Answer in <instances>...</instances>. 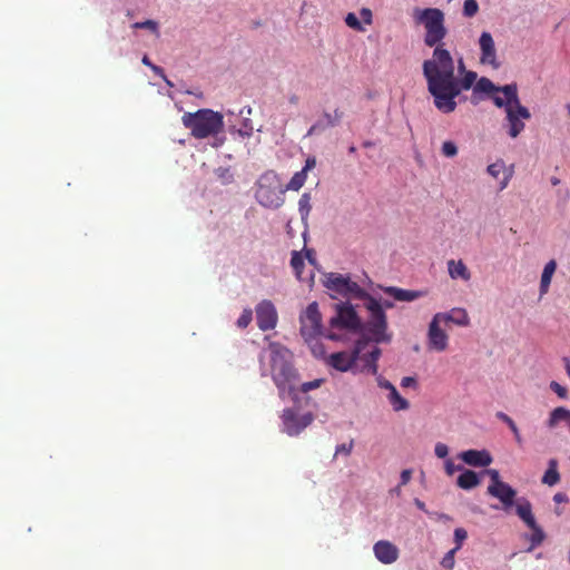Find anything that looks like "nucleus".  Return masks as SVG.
Here are the masks:
<instances>
[{"instance_id":"obj_26","label":"nucleus","mask_w":570,"mask_h":570,"mask_svg":"<svg viewBox=\"0 0 570 570\" xmlns=\"http://www.w3.org/2000/svg\"><path fill=\"white\" fill-rule=\"evenodd\" d=\"M449 276L452 279L469 282L471 273L462 259H450L446 263Z\"/></svg>"},{"instance_id":"obj_54","label":"nucleus","mask_w":570,"mask_h":570,"mask_svg":"<svg viewBox=\"0 0 570 570\" xmlns=\"http://www.w3.org/2000/svg\"><path fill=\"white\" fill-rule=\"evenodd\" d=\"M360 17L363 20L364 24H372V22H373V13H372L371 9L362 8L360 10Z\"/></svg>"},{"instance_id":"obj_6","label":"nucleus","mask_w":570,"mask_h":570,"mask_svg":"<svg viewBox=\"0 0 570 570\" xmlns=\"http://www.w3.org/2000/svg\"><path fill=\"white\" fill-rule=\"evenodd\" d=\"M284 194L281 179L273 170L262 174L255 184V199L265 208H279L284 204Z\"/></svg>"},{"instance_id":"obj_28","label":"nucleus","mask_w":570,"mask_h":570,"mask_svg":"<svg viewBox=\"0 0 570 570\" xmlns=\"http://www.w3.org/2000/svg\"><path fill=\"white\" fill-rule=\"evenodd\" d=\"M556 269H557V262L554 259L549 261L544 265L542 274H541V278H540V286H539L540 296H543L549 292L551 281H552L553 274L556 273Z\"/></svg>"},{"instance_id":"obj_52","label":"nucleus","mask_w":570,"mask_h":570,"mask_svg":"<svg viewBox=\"0 0 570 570\" xmlns=\"http://www.w3.org/2000/svg\"><path fill=\"white\" fill-rule=\"evenodd\" d=\"M434 453L440 459H445L449 454V448L442 442H438L434 446Z\"/></svg>"},{"instance_id":"obj_23","label":"nucleus","mask_w":570,"mask_h":570,"mask_svg":"<svg viewBox=\"0 0 570 570\" xmlns=\"http://www.w3.org/2000/svg\"><path fill=\"white\" fill-rule=\"evenodd\" d=\"M472 92V102L478 104L482 99V95L502 96L501 87L495 86L489 78L481 77L474 85Z\"/></svg>"},{"instance_id":"obj_25","label":"nucleus","mask_w":570,"mask_h":570,"mask_svg":"<svg viewBox=\"0 0 570 570\" xmlns=\"http://www.w3.org/2000/svg\"><path fill=\"white\" fill-rule=\"evenodd\" d=\"M382 291L397 302H413L424 295L421 291L404 289L395 286L382 287Z\"/></svg>"},{"instance_id":"obj_51","label":"nucleus","mask_w":570,"mask_h":570,"mask_svg":"<svg viewBox=\"0 0 570 570\" xmlns=\"http://www.w3.org/2000/svg\"><path fill=\"white\" fill-rule=\"evenodd\" d=\"M354 446L353 440H351L348 443H342L338 444L335 449V455L344 454L350 455Z\"/></svg>"},{"instance_id":"obj_64","label":"nucleus","mask_w":570,"mask_h":570,"mask_svg":"<svg viewBox=\"0 0 570 570\" xmlns=\"http://www.w3.org/2000/svg\"><path fill=\"white\" fill-rule=\"evenodd\" d=\"M414 504L417 507V509H420L421 511H424L426 513L428 510H426V507H425V503L423 501H421L420 499H414Z\"/></svg>"},{"instance_id":"obj_46","label":"nucleus","mask_w":570,"mask_h":570,"mask_svg":"<svg viewBox=\"0 0 570 570\" xmlns=\"http://www.w3.org/2000/svg\"><path fill=\"white\" fill-rule=\"evenodd\" d=\"M323 379H315L313 381L302 383L299 387L296 386V391L307 393L312 390L318 389L323 384Z\"/></svg>"},{"instance_id":"obj_4","label":"nucleus","mask_w":570,"mask_h":570,"mask_svg":"<svg viewBox=\"0 0 570 570\" xmlns=\"http://www.w3.org/2000/svg\"><path fill=\"white\" fill-rule=\"evenodd\" d=\"M183 125L190 130L193 137L205 139L223 134L224 115L213 109H199L195 112H185L181 117Z\"/></svg>"},{"instance_id":"obj_47","label":"nucleus","mask_w":570,"mask_h":570,"mask_svg":"<svg viewBox=\"0 0 570 570\" xmlns=\"http://www.w3.org/2000/svg\"><path fill=\"white\" fill-rule=\"evenodd\" d=\"M442 154L448 157V158H452V157H455L458 155V147L456 145L451 141V140H446L442 144Z\"/></svg>"},{"instance_id":"obj_62","label":"nucleus","mask_w":570,"mask_h":570,"mask_svg":"<svg viewBox=\"0 0 570 570\" xmlns=\"http://www.w3.org/2000/svg\"><path fill=\"white\" fill-rule=\"evenodd\" d=\"M237 115L239 117H248L252 115V108L249 106H245L242 109H239Z\"/></svg>"},{"instance_id":"obj_21","label":"nucleus","mask_w":570,"mask_h":570,"mask_svg":"<svg viewBox=\"0 0 570 570\" xmlns=\"http://www.w3.org/2000/svg\"><path fill=\"white\" fill-rule=\"evenodd\" d=\"M458 458L474 468H485L492 463V456L487 450H466L459 453Z\"/></svg>"},{"instance_id":"obj_39","label":"nucleus","mask_w":570,"mask_h":570,"mask_svg":"<svg viewBox=\"0 0 570 570\" xmlns=\"http://www.w3.org/2000/svg\"><path fill=\"white\" fill-rule=\"evenodd\" d=\"M344 21H345L347 27H350L351 29H353L355 31H358V32H364L365 31V28H364L363 23L360 21L358 17L355 13H353V12H348L345 16Z\"/></svg>"},{"instance_id":"obj_61","label":"nucleus","mask_w":570,"mask_h":570,"mask_svg":"<svg viewBox=\"0 0 570 570\" xmlns=\"http://www.w3.org/2000/svg\"><path fill=\"white\" fill-rule=\"evenodd\" d=\"M320 128H321V125H320V124H314V125H312V126H311V128L307 130L306 136H313V135H315V134H320V132H322V131L320 130Z\"/></svg>"},{"instance_id":"obj_15","label":"nucleus","mask_w":570,"mask_h":570,"mask_svg":"<svg viewBox=\"0 0 570 570\" xmlns=\"http://www.w3.org/2000/svg\"><path fill=\"white\" fill-rule=\"evenodd\" d=\"M255 312L259 330L269 331L276 327L278 316L276 307L272 301L263 299L256 305Z\"/></svg>"},{"instance_id":"obj_19","label":"nucleus","mask_w":570,"mask_h":570,"mask_svg":"<svg viewBox=\"0 0 570 570\" xmlns=\"http://www.w3.org/2000/svg\"><path fill=\"white\" fill-rule=\"evenodd\" d=\"M546 426L551 431L566 429L570 432V410L564 406L554 407L546 420Z\"/></svg>"},{"instance_id":"obj_2","label":"nucleus","mask_w":570,"mask_h":570,"mask_svg":"<svg viewBox=\"0 0 570 570\" xmlns=\"http://www.w3.org/2000/svg\"><path fill=\"white\" fill-rule=\"evenodd\" d=\"M422 68L433 104L441 112L446 95L454 90L452 85L455 76L454 60L449 50L436 46L431 59L425 60Z\"/></svg>"},{"instance_id":"obj_49","label":"nucleus","mask_w":570,"mask_h":570,"mask_svg":"<svg viewBox=\"0 0 570 570\" xmlns=\"http://www.w3.org/2000/svg\"><path fill=\"white\" fill-rule=\"evenodd\" d=\"M549 387L560 399H563V400L568 399V390H567V387L562 386L560 383L552 381V382H550Z\"/></svg>"},{"instance_id":"obj_50","label":"nucleus","mask_w":570,"mask_h":570,"mask_svg":"<svg viewBox=\"0 0 570 570\" xmlns=\"http://www.w3.org/2000/svg\"><path fill=\"white\" fill-rule=\"evenodd\" d=\"M484 473L490 478L489 487H497L498 484L503 482L500 478L499 471L495 469H488L484 471Z\"/></svg>"},{"instance_id":"obj_37","label":"nucleus","mask_w":570,"mask_h":570,"mask_svg":"<svg viewBox=\"0 0 570 570\" xmlns=\"http://www.w3.org/2000/svg\"><path fill=\"white\" fill-rule=\"evenodd\" d=\"M311 209V195L308 193H304L298 200V212L304 223L307 222Z\"/></svg>"},{"instance_id":"obj_20","label":"nucleus","mask_w":570,"mask_h":570,"mask_svg":"<svg viewBox=\"0 0 570 570\" xmlns=\"http://www.w3.org/2000/svg\"><path fill=\"white\" fill-rule=\"evenodd\" d=\"M487 173L495 179H499L502 175V178L499 180V187L500 190H503L508 187L513 176V166L508 167L503 159H498L487 167Z\"/></svg>"},{"instance_id":"obj_41","label":"nucleus","mask_w":570,"mask_h":570,"mask_svg":"<svg viewBox=\"0 0 570 570\" xmlns=\"http://www.w3.org/2000/svg\"><path fill=\"white\" fill-rule=\"evenodd\" d=\"M479 11V4L476 0H464L463 3V16L465 18H472L474 17Z\"/></svg>"},{"instance_id":"obj_22","label":"nucleus","mask_w":570,"mask_h":570,"mask_svg":"<svg viewBox=\"0 0 570 570\" xmlns=\"http://www.w3.org/2000/svg\"><path fill=\"white\" fill-rule=\"evenodd\" d=\"M488 493L498 499L505 509L514 504L517 491L508 483L502 482L497 487H488Z\"/></svg>"},{"instance_id":"obj_33","label":"nucleus","mask_w":570,"mask_h":570,"mask_svg":"<svg viewBox=\"0 0 570 570\" xmlns=\"http://www.w3.org/2000/svg\"><path fill=\"white\" fill-rule=\"evenodd\" d=\"M495 416L508 425V430H511V432L513 433L515 442L519 445H522L523 438L521 436L519 428L517 426L515 422L504 412H498Z\"/></svg>"},{"instance_id":"obj_9","label":"nucleus","mask_w":570,"mask_h":570,"mask_svg":"<svg viewBox=\"0 0 570 570\" xmlns=\"http://www.w3.org/2000/svg\"><path fill=\"white\" fill-rule=\"evenodd\" d=\"M301 335L306 343H312L323 335L322 315L318 304L312 302L299 315Z\"/></svg>"},{"instance_id":"obj_18","label":"nucleus","mask_w":570,"mask_h":570,"mask_svg":"<svg viewBox=\"0 0 570 570\" xmlns=\"http://www.w3.org/2000/svg\"><path fill=\"white\" fill-rule=\"evenodd\" d=\"M441 324L452 323L458 326H469L470 317L468 311L463 307H453L448 312H439L433 315Z\"/></svg>"},{"instance_id":"obj_57","label":"nucleus","mask_w":570,"mask_h":570,"mask_svg":"<svg viewBox=\"0 0 570 570\" xmlns=\"http://www.w3.org/2000/svg\"><path fill=\"white\" fill-rule=\"evenodd\" d=\"M377 383H379V386H380L381 389L387 390V391H389V393H390L392 390H394V389H395V386H394L391 382H389V381H386V380H384V379H382V377H380V379H379Z\"/></svg>"},{"instance_id":"obj_12","label":"nucleus","mask_w":570,"mask_h":570,"mask_svg":"<svg viewBox=\"0 0 570 570\" xmlns=\"http://www.w3.org/2000/svg\"><path fill=\"white\" fill-rule=\"evenodd\" d=\"M313 414L298 413L293 409H286L282 415V431L289 436L298 435L313 422Z\"/></svg>"},{"instance_id":"obj_32","label":"nucleus","mask_w":570,"mask_h":570,"mask_svg":"<svg viewBox=\"0 0 570 570\" xmlns=\"http://www.w3.org/2000/svg\"><path fill=\"white\" fill-rule=\"evenodd\" d=\"M387 400L396 412L407 410L410 406L409 401L401 396L396 389L389 393Z\"/></svg>"},{"instance_id":"obj_44","label":"nucleus","mask_w":570,"mask_h":570,"mask_svg":"<svg viewBox=\"0 0 570 570\" xmlns=\"http://www.w3.org/2000/svg\"><path fill=\"white\" fill-rule=\"evenodd\" d=\"M380 355H381V350L379 347H373V350L368 353V360L366 361V363L373 374H375L377 372L376 362H377Z\"/></svg>"},{"instance_id":"obj_24","label":"nucleus","mask_w":570,"mask_h":570,"mask_svg":"<svg viewBox=\"0 0 570 570\" xmlns=\"http://www.w3.org/2000/svg\"><path fill=\"white\" fill-rule=\"evenodd\" d=\"M315 166H316V159L314 157H308L305 161L304 167L299 171H297L293 175V177L291 178V180L284 188L285 191L286 190H295V191L299 190L306 181L307 171L313 169Z\"/></svg>"},{"instance_id":"obj_58","label":"nucleus","mask_w":570,"mask_h":570,"mask_svg":"<svg viewBox=\"0 0 570 570\" xmlns=\"http://www.w3.org/2000/svg\"><path fill=\"white\" fill-rule=\"evenodd\" d=\"M214 138V141L212 144V146L214 148H219L220 146L224 145L225 140H226V137L223 136L222 134L217 135V136H212Z\"/></svg>"},{"instance_id":"obj_31","label":"nucleus","mask_w":570,"mask_h":570,"mask_svg":"<svg viewBox=\"0 0 570 570\" xmlns=\"http://www.w3.org/2000/svg\"><path fill=\"white\" fill-rule=\"evenodd\" d=\"M242 126L236 128L235 125H229L228 130L232 135L237 134L242 138H249L253 135L254 128L249 117H242Z\"/></svg>"},{"instance_id":"obj_16","label":"nucleus","mask_w":570,"mask_h":570,"mask_svg":"<svg viewBox=\"0 0 570 570\" xmlns=\"http://www.w3.org/2000/svg\"><path fill=\"white\" fill-rule=\"evenodd\" d=\"M428 347L431 351L443 352L449 346V335L445 330L442 328V324L432 317L428 327Z\"/></svg>"},{"instance_id":"obj_11","label":"nucleus","mask_w":570,"mask_h":570,"mask_svg":"<svg viewBox=\"0 0 570 570\" xmlns=\"http://www.w3.org/2000/svg\"><path fill=\"white\" fill-rule=\"evenodd\" d=\"M476 78H478L476 72L471 71V70L464 72L462 75V78H458L456 76H454V79L452 82L454 90L449 91V94L446 95V98H445L446 100L443 104L441 112L442 114L453 112L456 109V106H458L456 99L460 98L461 92L464 90H469L471 88L473 89L475 82L478 81Z\"/></svg>"},{"instance_id":"obj_34","label":"nucleus","mask_w":570,"mask_h":570,"mask_svg":"<svg viewBox=\"0 0 570 570\" xmlns=\"http://www.w3.org/2000/svg\"><path fill=\"white\" fill-rule=\"evenodd\" d=\"M132 29H145L149 31L156 38L160 37V26L159 22L154 19H147L144 21L134 22L131 24Z\"/></svg>"},{"instance_id":"obj_48","label":"nucleus","mask_w":570,"mask_h":570,"mask_svg":"<svg viewBox=\"0 0 570 570\" xmlns=\"http://www.w3.org/2000/svg\"><path fill=\"white\" fill-rule=\"evenodd\" d=\"M466 538H468L466 530L463 528H456L454 530L455 547L453 549H456L459 551Z\"/></svg>"},{"instance_id":"obj_38","label":"nucleus","mask_w":570,"mask_h":570,"mask_svg":"<svg viewBox=\"0 0 570 570\" xmlns=\"http://www.w3.org/2000/svg\"><path fill=\"white\" fill-rule=\"evenodd\" d=\"M215 176L223 185H228L234 180V174L230 167H218L215 169Z\"/></svg>"},{"instance_id":"obj_45","label":"nucleus","mask_w":570,"mask_h":570,"mask_svg":"<svg viewBox=\"0 0 570 570\" xmlns=\"http://www.w3.org/2000/svg\"><path fill=\"white\" fill-rule=\"evenodd\" d=\"M456 552V549H451L450 551H448L441 560V566L445 569L452 570L455 564L454 556Z\"/></svg>"},{"instance_id":"obj_40","label":"nucleus","mask_w":570,"mask_h":570,"mask_svg":"<svg viewBox=\"0 0 570 570\" xmlns=\"http://www.w3.org/2000/svg\"><path fill=\"white\" fill-rule=\"evenodd\" d=\"M309 348H311V352L312 354L317 357V358H324L326 361V357L328 355H326V352H325V347L324 345L320 342V338H315L314 342L312 343H307Z\"/></svg>"},{"instance_id":"obj_59","label":"nucleus","mask_w":570,"mask_h":570,"mask_svg":"<svg viewBox=\"0 0 570 570\" xmlns=\"http://www.w3.org/2000/svg\"><path fill=\"white\" fill-rule=\"evenodd\" d=\"M553 501L556 503H566L568 502V497L566 493H562V492H558L553 495Z\"/></svg>"},{"instance_id":"obj_63","label":"nucleus","mask_w":570,"mask_h":570,"mask_svg":"<svg viewBox=\"0 0 570 570\" xmlns=\"http://www.w3.org/2000/svg\"><path fill=\"white\" fill-rule=\"evenodd\" d=\"M458 71L459 73L463 75L464 72H466L468 70H465V65H464V61H463V58H460L458 60Z\"/></svg>"},{"instance_id":"obj_36","label":"nucleus","mask_w":570,"mask_h":570,"mask_svg":"<svg viewBox=\"0 0 570 570\" xmlns=\"http://www.w3.org/2000/svg\"><path fill=\"white\" fill-rule=\"evenodd\" d=\"M291 266L295 273L296 278L299 282H303L304 278L302 276V272L305 266V263H304V257L301 252H297V250L292 252Z\"/></svg>"},{"instance_id":"obj_1","label":"nucleus","mask_w":570,"mask_h":570,"mask_svg":"<svg viewBox=\"0 0 570 570\" xmlns=\"http://www.w3.org/2000/svg\"><path fill=\"white\" fill-rule=\"evenodd\" d=\"M259 370L262 376H271L278 390L279 397H296L298 373L293 365V354L284 345L271 342L259 353Z\"/></svg>"},{"instance_id":"obj_30","label":"nucleus","mask_w":570,"mask_h":570,"mask_svg":"<svg viewBox=\"0 0 570 570\" xmlns=\"http://www.w3.org/2000/svg\"><path fill=\"white\" fill-rule=\"evenodd\" d=\"M542 483L548 487H553L560 482V473L558 471V461L550 459L548 461V468L541 479Z\"/></svg>"},{"instance_id":"obj_55","label":"nucleus","mask_w":570,"mask_h":570,"mask_svg":"<svg viewBox=\"0 0 570 570\" xmlns=\"http://www.w3.org/2000/svg\"><path fill=\"white\" fill-rule=\"evenodd\" d=\"M416 385V380L412 376H404L401 380L402 387H414Z\"/></svg>"},{"instance_id":"obj_14","label":"nucleus","mask_w":570,"mask_h":570,"mask_svg":"<svg viewBox=\"0 0 570 570\" xmlns=\"http://www.w3.org/2000/svg\"><path fill=\"white\" fill-rule=\"evenodd\" d=\"M478 46L480 49V63L483 66H489L495 70L499 69L501 63L498 59L494 39L489 31L481 32L478 40Z\"/></svg>"},{"instance_id":"obj_43","label":"nucleus","mask_w":570,"mask_h":570,"mask_svg":"<svg viewBox=\"0 0 570 570\" xmlns=\"http://www.w3.org/2000/svg\"><path fill=\"white\" fill-rule=\"evenodd\" d=\"M253 320V311L250 308H244L236 324L239 328H246Z\"/></svg>"},{"instance_id":"obj_42","label":"nucleus","mask_w":570,"mask_h":570,"mask_svg":"<svg viewBox=\"0 0 570 570\" xmlns=\"http://www.w3.org/2000/svg\"><path fill=\"white\" fill-rule=\"evenodd\" d=\"M532 530V534L530 537L531 547L534 548L542 543L544 540V532L542 529L535 523L534 528H530Z\"/></svg>"},{"instance_id":"obj_7","label":"nucleus","mask_w":570,"mask_h":570,"mask_svg":"<svg viewBox=\"0 0 570 570\" xmlns=\"http://www.w3.org/2000/svg\"><path fill=\"white\" fill-rule=\"evenodd\" d=\"M413 19L425 28L424 43L428 47H436L446 36L444 13L438 8H415Z\"/></svg>"},{"instance_id":"obj_3","label":"nucleus","mask_w":570,"mask_h":570,"mask_svg":"<svg viewBox=\"0 0 570 570\" xmlns=\"http://www.w3.org/2000/svg\"><path fill=\"white\" fill-rule=\"evenodd\" d=\"M502 96L494 95L493 104L498 108H504L508 135L517 138L524 129V120L530 119L529 109L521 105L515 83H509L501 87Z\"/></svg>"},{"instance_id":"obj_60","label":"nucleus","mask_w":570,"mask_h":570,"mask_svg":"<svg viewBox=\"0 0 570 570\" xmlns=\"http://www.w3.org/2000/svg\"><path fill=\"white\" fill-rule=\"evenodd\" d=\"M150 69L154 71L155 75H157L161 79H166L165 71L161 67L154 65V66H151Z\"/></svg>"},{"instance_id":"obj_17","label":"nucleus","mask_w":570,"mask_h":570,"mask_svg":"<svg viewBox=\"0 0 570 570\" xmlns=\"http://www.w3.org/2000/svg\"><path fill=\"white\" fill-rule=\"evenodd\" d=\"M373 553L383 564L394 563L400 556L399 548L389 540H380L373 546Z\"/></svg>"},{"instance_id":"obj_53","label":"nucleus","mask_w":570,"mask_h":570,"mask_svg":"<svg viewBox=\"0 0 570 570\" xmlns=\"http://www.w3.org/2000/svg\"><path fill=\"white\" fill-rule=\"evenodd\" d=\"M444 469L448 475H453L455 471H462V465H455L452 460L448 459L444 462Z\"/></svg>"},{"instance_id":"obj_56","label":"nucleus","mask_w":570,"mask_h":570,"mask_svg":"<svg viewBox=\"0 0 570 570\" xmlns=\"http://www.w3.org/2000/svg\"><path fill=\"white\" fill-rule=\"evenodd\" d=\"M411 475H412V471L411 470H403L401 472V475H400V479H401V485H405L410 482L411 480Z\"/></svg>"},{"instance_id":"obj_10","label":"nucleus","mask_w":570,"mask_h":570,"mask_svg":"<svg viewBox=\"0 0 570 570\" xmlns=\"http://www.w3.org/2000/svg\"><path fill=\"white\" fill-rule=\"evenodd\" d=\"M335 312L336 314L330 320L332 330L357 331L362 327L361 320L350 303L336 304Z\"/></svg>"},{"instance_id":"obj_27","label":"nucleus","mask_w":570,"mask_h":570,"mask_svg":"<svg viewBox=\"0 0 570 570\" xmlns=\"http://www.w3.org/2000/svg\"><path fill=\"white\" fill-rule=\"evenodd\" d=\"M515 512L528 528H534L537 521L532 513V505L527 499L521 498L518 500L515 504Z\"/></svg>"},{"instance_id":"obj_8","label":"nucleus","mask_w":570,"mask_h":570,"mask_svg":"<svg viewBox=\"0 0 570 570\" xmlns=\"http://www.w3.org/2000/svg\"><path fill=\"white\" fill-rule=\"evenodd\" d=\"M322 283L333 299L357 298L364 301L370 295L348 275L325 273Z\"/></svg>"},{"instance_id":"obj_13","label":"nucleus","mask_w":570,"mask_h":570,"mask_svg":"<svg viewBox=\"0 0 570 570\" xmlns=\"http://www.w3.org/2000/svg\"><path fill=\"white\" fill-rule=\"evenodd\" d=\"M364 342L362 340L357 341L354 348L352 351H342L332 353L326 357V364L336 371L347 372L350 371L360 358V355L363 351Z\"/></svg>"},{"instance_id":"obj_35","label":"nucleus","mask_w":570,"mask_h":570,"mask_svg":"<svg viewBox=\"0 0 570 570\" xmlns=\"http://www.w3.org/2000/svg\"><path fill=\"white\" fill-rule=\"evenodd\" d=\"M342 118V112H340L337 109L334 111V114L324 112L323 117L317 120L315 124H320L321 131H324L326 128L336 126Z\"/></svg>"},{"instance_id":"obj_5","label":"nucleus","mask_w":570,"mask_h":570,"mask_svg":"<svg viewBox=\"0 0 570 570\" xmlns=\"http://www.w3.org/2000/svg\"><path fill=\"white\" fill-rule=\"evenodd\" d=\"M364 306L368 312V318L363 325L364 335L376 344L389 343L392 335L387 332V318L380 301L368 295L364 299Z\"/></svg>"},{"instance_id":"obj_29","label":"nucleus","mask_w":570,"mask_h":570,"mask_svg":"<svg viewBox=\"0 0 570 570\" xmlns=\"http://www.w3.org/2000/svg\"><path fill=\"white\" fill-rule=\"evenodd\" d=\"M456 484L463 490H471L480 484V478L476 472L463 469L456 480Z\"/></svg>"}]
</instances>
